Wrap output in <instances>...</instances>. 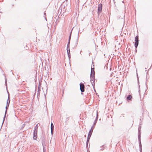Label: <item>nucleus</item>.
<instances>
[{"label":"nucleus","instance_id":"obj_9","mask_svg":"<svg viewBox=\"0 0 152 152\" xmlns=\"http://www.w3.org/2000/svg\"><path fill=\"white\" fill-rule=\"evenodd\" d=\"M69 53H70V50H69Z\"/></svg>","mask_w":152,"mask_h":152},{"label":"nucleus","instance_id":"obj_3","mask_svg":"<svg viewBox=\"0 0 152 152\" xmlns=\"http://www.w3.org/2000/svg\"><path fill=\"white\" fill-rule=\"evenodd\" d=\"M91 82L92 84V85L93 87H94L95 84V80L94 76H91Z\"/></svg>","mask_w":152,"mask_h":152},{"label":"nucleus","instance_id":"obj_11","mask_svg":"<svg viewBox=\"0 0 152 152\" xmlns=\"http://www.w3.org/2000/svg\"><path fill=\"white\" fill-rule=\"evenodd\" d=\"M67 0H66V1H67Z\"/></svg>","mask_w":152,"mask_h":152},{"label":"nucleus","instance_id":"obj_2","mask_svg":"<svg viewBox=\"0 0 152 152\" xmlns=\"http://www.w3.org/2000/svg\"><path fill=\"white\" fill-rule=\"evenodd\" d=\"M138 36H137L135 37V44L134 45L135 47V48H137V46L138 45Z\"/></svg>","mask_w":152,"mask_h":152},{"label":"nucleus","instance_id":"obj_5","mask_svg":"<svg viewBox=\"0 0 152 152\" xmlns=\"http://www.w3.org/2000/svg\"><path fill=\"white\" fill-rule=\"evenodd\" d=\"M102 4H99L98 5V11H101L102 10Z\"/></svg>","mask_w":152,"mask_h":152},{"label":"nucleus","instance_id":"obj_8","mask_svg":"<svg viewBox=\"0 0 152 152\" xmlns=\"http://www.w3.org/2000/svg\"><path fill=\"white\" fill-rule=\"evenodd\" d=\"M132 98V96L130 95H129L127 97V100H130Z\"/></svg>","mask_w":152,"mask_h":152},{"label":"nucleus","instance_id":"obj_10","mask_svg":"<svg viewBox=\"0 0 152 152\" xmlns=\"http://www.w3.org/2000/svg\"><path fill=\"white\" fill-rule=\"evenodd\" d=\"M67 52H68V53H69V52L68 51V50L67 51Z\"/></svg>","mask_w":152,"mask_h":152},{"label":"nucleus","instance_id":"obj_6","mask_svg":"<svg viewBox=\"0 0 152 152\" xmlns=\"http://www.w3.org/2000/svg\"><path fill=\"white\" fill-rule=\"evenodd\" d=\"M92 131L91 130H90V131L88 133V140H89L90 138L91 137V134L92 133Z\"/></svg>","mask_w":152,"mask_h":152},{"label":"nucleus","instance_id":"obj_4","mask_svg":"<svg viewBox=\"0 0 152 152\" xmlns=\"http://www.w3.org/2000/svg\"><path fill=\"white\" fill-rule=\"evenodd\" d=\"M80 90L81 92H83L84 91V85L82 83L80 84Z\"/></svg>","mask_w":152,"mask_h":152},{"label":"nucleus","instance_id":"obj_7","mask_svg":"<svg viewBox=\"0 0 152 152\" xmlns=\"http://www.w3.org/2000/svg\"><path fill=\"white\" fill-rule=\"evenodd\" d=\"M54 129V125L52 123H51V132L52 134L53 133V130Z\"/></svg>","mask_w":152,"mask_h":152},{"label":"nucleus","instance_id":"obj_1","mask_svg":"<svg viewBox=\"0 0 152 152\" xmlns=\"http://www.w3.org/2000/svg\"><path fill=\"white\" fill-rule=\"evenodd\" d=\"M38 124H37L36 126L35 129L34 131V137L33 138L34 140H36L37 138V129L38 128Z\"/></svg>","mask_w":152,"mask_h":152}]
</instances>
